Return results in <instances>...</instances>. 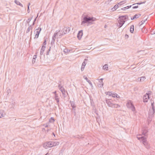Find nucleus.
<instances>
[{"label":"nucleus","instance_id":"obj_1","mask_svg":"<svg viewBox=\"0 0 155 155\" xmlns=\"http://www.w3.org/2000/svg\"><path fill=\"white\" fill-rule=\"evenodd\" d=\"M151 94V91L148 92L147 93H146L143 96V101L144 102H147L149 99V95Z\"/></svg>","mask_w":155,"mask_h":155},{"label":"nucleus","instance_id":"obj_2","mask_svg":"<svg viewBox=\"0 0 155 155\" xmlns=\"http://www.w3.org/2000/svg\"><path fill=\"white\" fill-rule=\"evenodd\" d=\"M54 145V144L53 143L49 142L44 143V146L45 148H47L49 147H51Z\"/></svg>","mask_w":155,"mask_h":155},{"label":"nucleus","instance_id":"obj_3","mask_svg":"<svg viewBox=\"0 0 155 155\" xmlns=\"http://www.w3.org/2000/svg\"><path fill=\"white\" fill-rule=\"evenodd\" d=\"M41 30V28H38V29L35 30V38H38Z\"/></svg>","mask_w":155,"mask_h":155},{"label":"nucleus","instance_id":"obj_4","mask_svg":"<svg viewBox=\"0 0 155 155\" xmlns=\"http://www.w3.org/2000/svg\"><path fill=\"white\" fill-rule=\"evenodd\" d=\"M95 18H90L89 17H86L84 18V20L86 22H89V21L92 20V21L95 20Z\"/></svg>","mask_w":155,"mask_h":155},{"label":"nucleus","instance_id":"obj_5","mask_svg":"<svg viewBox=\"0 0 155 155\" xmlns=\"http://www.w3.org/2000/svg\"><path fill=\"white\" fill-rule=\"evenodd\" d=\"M83 35V32L82 31H79L77 37L79 39H80Z\"/></svg>","mask_w":155,"mask_h":155},{"label":"nucleus","instance_id":"obj_6","mask_svg":"<svg viewBox=\"0 0 155 155\" xmlns=\"http://www.w3.org/2000/svg\"><path fill=\"white\" fill-rule=\"evenodd\" d=\"M141 14H136L133 18H131V20H133L135 18H139L141 16Z\"/></svg>","mask_w":155,"mask_h":155},{"label":"nucleus","instance_id":"obj_7","mask_svg":"<svg viewBox=\"0 0 155 155\" xmlns=\"http://www.w3.org/2000/svg\"><path fill=\"white\" fill-rule=\"evenodd\" d=\"M124 21H121L120 22H119V24L117 25L118 27L119 28L121 27L122 26V25L124 24Z\"/></svg>","mask_w":155,"mask_h":155},{"label":"nucleus","instance_id":"obj_8","mask_svg":"<svg viewBox=\"0 0 155 155\" xmlns=\"http://www.w3.org/2000/svg\"><path fill=\"white\" fill-rule=\"evenodd\" d=\"M138 138L139 140H140L143 141V143L144 144V143H145L146 141V138L144 137H141V138H139L138 137Z\"/></svg>","mask_w":155,"mask_h":155},{"label":"nucleus","instance_id":"obj_9","mask_svg":"<svg viewBox=\"0 0 155 155\" xmlns=\"http://www.w3.org/2000/svg\"><path fill=\"white\" fill-rule=\"evenodd\" d=\"M134 29V26L133 25L131 26L130 28V31L131 33H133Z\"/></svg>","mask_w":155,"mask_h":155},{"label":"nucleus","instance_id":"obj_10","mask_svg":"<svg viewBox=\"0 0 155 155\" xmlns=\"http://www.w3.org/2000/svg\"><path fill=\"white\" fill-rule=\"evenodd\" d=\"M45 48H46V47L44 46H43L42 47V48H41V53H43L45 51Z\"/></svg>","mask_w":155,"mask_h":155},{"label":"nucleus","instance_id":"obj_11","mask_svg":"<svg viewBox=\"0 0 155 155\" xmlns=\"http://www.w3.org/2000/svg\"><path fill=\"white\" fill-rule=\"evenodd\" d=\"M110 96H112L113 97H119V96H118V95L117 94L114 93H112V94Z\"/></svg>","mask_w":155,"mask_h":155},{"label":"nucleus","instance_id":"obj_12","mask_svg":"<svg viewBox=\"0 0 155 155\" xmlns=\"http://www.w3.org/2000/svg\"><path fill=\"white\" fill-rule=\"evenodd\" d=\"M119 5H115L114 8H112V9L113 11L116 10L119 7Z\"/></svg>","mask_w":155,"mask_h":155},{"label":"nucleus","instance_id":"obj_13","mask_svg":"<svg viewBox=\"0 0 155 155\" xmlns=\"http://www.w3.org/2000/svg\"><path fill=\"white\" fill-rule=\"evenodd\" d=\"M131 5H130V6H127L121 8V9L123 10H125L126 9H128L129 8L131 7Z\"/></svg>","mask_w":155,"mask_h":155},{"label":"nucleus","instance_id":"obj_14","mask_svg":"<svg viewBox=\"0 0 155 155\" xmlns=\"http://www.w3.org/2000/svg\"><path fill=\"white\" fill-rule=\"evenodd\" d=\"M107 68H108V66H107V64L105 65L103 67V69H104L107 70Z\"/></svg>","mask_w":155,"mask_h":155},{"label":"nucleus","instance_id":"obj_15","mask_svg":"<svg viewBox=\"0 0 155 155\" xmlns=\"http://www.w3.org/2000/svg\"><path fill=\"white\" fill-rule=\"evenodd\" d=\"M105 93L106 94L110 96H111L112 94V93L110 92H106Z\"/></svg>","mask_w":155,"mask_h":155},{"label":"nucleus","instance_id":"obj_16","mask_svg":"<svg viewBox=\"0 0 155 155\" xmlns=\"http://www.w3.org/2000/svg\"><path fill=\"white\" fill-rule=\"evenodd\" d=\"M15 2L18 5H21V4L18 1L15 0Z\"/></svg>","mask_w":155,"mask_h":155},{"label":"nucleus","instance_id":"obj_17","mask_svg":"<svg viewBox=\"0 0 155 155\" xmlns=\"http://www.w3.org/2000/svg\"><path fill=\"white\" fill-rule=\"evenodd\" d=\"M125 3V2H121L120 3H118V5H122L123 4H124Z\"/></svg>","mask_w":155,"mask_h":155},{"label":"nucleus","instance_id":"obj_18","mask_svg":"<svg viewBox=\"0 0 155 155\" xmlns=\"http://www.w3.org/2000/svg\"><path fill=\"white\" fill-rule=\"evenodd\" d=\"M145 79V77H143L141 78L140 81H143Z\"/></svg>","mask_w":155,"mask_h":155},{"label":"nucleus","instance_id":"obj_19","mask_svg":"<svg viewBox=\"0 0 155 155\" xmlns=\"http://www.w3.org/2000/svg\"><path fill=\"white\" fill-rule=\"evenodd\" d=\"M85 66H83L82 65L81 67V70L82 71H83L84 69V68Z\"/></svg>","mask_w":155,"mask_h":155},{"label":"nucleus","instance_id":"obj_20","mask_svg":"<svg viewBox=\"0 0 155 155\" xmlns=\"http://www.w3.org/2000/svg\"><path fill=\"white\" fill-rule=\"evenodd\" d=\"M86 63L85 62V61H84L83 63H82V65L83 66H85L86 65Z\"/></svg>","mask_w":155,"mask_h":155},{"label":"nucleus","instance_id":"obj_21","mask_svg":"<svg viewBox=\"0 0 155 155\" xmlns=\"http://www.w3.org/2000/svg\"><path fill=\"white\" fill-rule=\"evenodd\" d=\"M143 3H144V2H141V3H136V4H134L133 5H136V4H139V5H140L141 4H143Z\"/></svg>","mask_w":155,"mask_h":155},{"label":"nucleus","instance_id":"obj_22","mask_svg":"<svg viewBox=\"0 0 155 155\" xmlns=\"http://www.w3.org/2000/svg\"><path fill=\"white\" fill-rule=\"evenodd\" d=\"M138 7V5H137V6H134V7H133V9H134V8H137Z\"/></svg>","mask_w":155,"mask_h":155},{"label":"nucleus","instance_id":"obj_23","mask_svg":"<svg viewBox=\"0 0 155 155\" xmlns=\"http://www.w3.org/2000/svg\"><path fill=\"white\" fill-rule=\"evenodd\" d=\"M43 45H46V41L45 40L43 43Z\"/></svg>","mask_w":155,"mask_h":155},{"label":"nucleus","instance_id":"obj_24","mask_svg":"<svg viewBox=\"0 0 155 155\" xmlns=\"http://www.w3.org/2000/svg\"><path fill=\"white\" fill-rule=\"evenodd\" d=\"M2 116V115L1 113H0V117H1Z\"/></svg>","mask_w":155,"mask_h":155},{"label":"nucleus","instance_id":"obj_25","mask_svg":"<svg viewBox=\"0 0 155 155\" xmlns=\"http://www.w3.org/2000/svg\"><path fill=\"white\" fill-rule=\"evenodd\" d=\"M134 107H132V110H134Z\"/></svg>","mask_w":155,"mask_h":155},{"label":"nucleus","instance_id":"obj_26","mask_svg":"<svg viewBox=\"0 0 155 155\" xmlns=\"http://www.w3.org/2000/svg\"><path fill=\"white\" fill-rule=\"evenodd\" d=\"M101 81V82L102 85L103 86V81Z\"/></svg>","mask_w":155,"mask_h":155},{"label":"nucleus","instance_id":"obj_27","mask_svg":"<svg viewBox=\"0 0 155 155\" xmlns=\"http://www.w3.org/2000/svg\"><path fill=\"white\" fill-rule=\"evenodd\" d=\"M30 5V4L29 3V4H28V9H29V5Z\"/></svg>","mask_w":155,"mask_h":155},{"label":"nucleus","instance_id":"obj_28","mask_svg":"<svg viewBox=\"0 0 155 155\" xmlns=\"http://www.w3.org/2000/svg\"><path fill=\"white\" fill-rule=\"evenodd\" d=\"M53 135H54V136H55V135H54V133H53Z\"/></svg>","mask_w":155,"mask_h":155},{"label":"nucleus","instance_id":"obj_29","mask_svg":"<svg viewBox=\"0 0 155 155\" xmlns=\"http://www.w3.org/2000/svg\"><path fill=\"white\" fill-rule=\"evenodd\" d=\"M102 79H101V80H102Z\"/></svg>","mask_w":155,"mask_h":155}]
</instances>
